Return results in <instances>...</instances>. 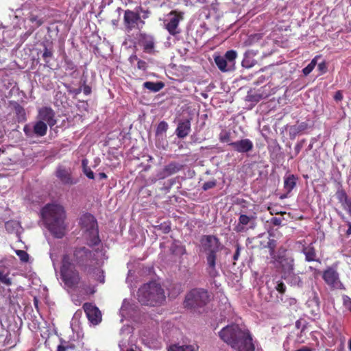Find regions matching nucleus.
<instances>
[{"label": "nucleus", "instance_id": "17", "mask_svg": "<svg viewBox=\"0 0 351 351\" xmlns=\"http://www.w3.org/2000/svg\"><path fill=\"white\" fill-rule=\"evenodd\" d=\"M229 145L239 153H246L253 149L252 142L247 138L230 143Z\"/></svg>", "mask_w": 351, "mask_h": 351}, {"label": "nucleus", "instance_id": "29", "mask_svg": "<svg viewBox=\"0 0 351 351\" xmlns=\"http://www.w3.org/2000/svg\"><path fill=\"white\" fill-rule=\"evenodd\" d=\"M272 234L269 233V237H271ZM269 241L267 243V245L265 246V247H267L269 250V254L270 256L274 258H275L276 254H275V249L277 246V241L273 238H268Z\"/></svg>", "mask_w": 351, "mask_h": 351}, {"label": "nucleus", "instance_id": "41", "mask_svg": "<svg viewBox=\"0 0 351 351\" xmlns=\"http://www.w3.org/2000/svg\"><path fill=\"white\" fill-rule=\"evenodd\" d=\"M247 97V100L250 101L258 102L263 98V96L261 94L258 93L254 95L248 94Z\"/></svg>", "mask_w": 351, "mask_h": 351}, {"label": "nucleus", "instance_id": "34", "mask_svg": "<svg viewBox=\"0 0 351 351\" xmlns=\"http://www.w3.org/2000/svg\"><path fill=\"white\" fill-rule=\"evenodd\" d=\"M168 351H195L193 346H170Z\"/></svg>", "mask_w": 351, "mask_h": 351}, {"label": "nucleus", "instance_id": "32", "mask_svg": "<svg viewBox=\"0 0 351 351\" xmlns=\"http://www.w3.org/2000/svg\"><path fill=\"white\" fill-rule=\"evenodd\" d=\"M82 165L83 168L84 173L89 178L94 179L95 176L94 173L91 171L90 168L88 167V160L87 159H83L82 161Z\"/></svg>", "mask_w": 351, "mask_h": 351}, {"label": "nucleus", "instance_id": "28", "mask_svg": "<svg viewBox=\"0 0 351 351\" xmlns=\"http://www.w3.org/2000/svg\"><path fill=\"white\" fill-rule=\"evenodd\" d=\"M303 253L305 255L306 261L310 262V261H317L316 257V252L315 250L312 246H308V247H304L302 250Z\"/></svg>", "mask_w": 351, "mask_h": 351}, {"label": "nucleus", "instance_id": "46", "mask_svg": "<svg viewBox=\"0 0 351 351\" xmlns=\"http://www.w3.org/2000/svg\"><path fill=\"white\" fill-rule=\"evenodd\" d=\"M261 38V36L259 34H254L249 37L247 40H246L245 43L247 45H252L254 42L256 40H258Z\"/></svg>", "mask_w": 351, "mask_h": 351}, {"label": "nucleus", "instance_id": "11", "mask_svg": "<svg viewBox=\"0 0 351 351\" xmlns=\"http://www.w3.org/2000/svg\"><path fill=\"white\" fill-rule=\"evenodd\" d=\"M256 217L253 215H240L239 222L234 227V230L236 232H243L247 230L245 226L247 225H249V228L254 229L256 227Z\"/></svg>", "mask_w": 351, "mask_h": 351}, {"label": "nucleus", "instance_id": "63", "mask_svg": "<svg viewBox=\"0 0 351 351\" xmlns=\"http://www.w3.org/2000/svg\"><path fill=\"white\" fill-rule=\"evenodd\" d=\"M296 351H312V350L308 347H302V348L298 349Z\"/></svg>", "mask_w": 351, "mask_h": 351}, {"label": "nucleus", "instance_id": "15", "mask_svg": "<svg viewBox=\"0 0 351 351\" xmlns=\"http://www.w3.org/2000/svg\"><path fill=\"white\" fill-rule=\"evenodd\" d=\"M139 22L142 25L145 23V22L141 20V16L138 12V10H136V12H134L130 10H127L124 12V23L128 29H132L135 27V25Z\"/></svg>", "mask_w": 351, "mask_h": 351}, {"label": "nucleus", "instance_id": "39", "mask_svg": "<svg viewBox=\"0 0 351 351\" xmlns=\"http://www.w3.org/2000/svg\"><path fill=\"white\" fill-rule=\"evenodd\" d=\"M15 252L22 262H23V263L28 262L29 254L25 251L17 250L15 251Z\"/></svg>", "mask_w": 351, "mask_h": 351}, {"label": "nucleus", "instance_id": "59", "mask_svg": "<svg viewBox=\"0 0 351 351\" xmlns=\"http://www.w3.org/2000/svg\"><path fill=\"white\" fill-rule=\"evenodd\" d=\"M137 10H138V12H143V14H143V17L144 19H146V18H147V17H148V14H149V12L148 10H143V8H142V7H138V8H137Z\"/></svg>", "mask_w": 351, "mask_h": 351}, {"label": "nucleus", "instance_id": "20", "mask_svg": "<svg viewBox=\"0 0 351 351\" xmlns=\"http://www.w3.org/2000/svg\"><path fill=\"white\" fill-rule=\"evenodd\" d=\"M139 42L147 52H150L154 48V38L152 36L141 33L139 35Z\"/></svg>", "mask_w": 351, "mask_h": 351}, {"label": "nucleus", "instance_id": "47", "mask_svg": "<svg viewBox=\"0 0 351 351\" xmlns=\"http://www.w3.org/2000/svg\"><path fill=\"white\" fill-rule=\"evenodd\" d=\"M29 21L32 23L35 22L38 27L41 25L43 23V21L41 19H39L37 16H34V15H32L29 17Z\"/></svg>", "mask_w": 351, "mask_h": 351}, {"label": "nucleus", "instance_id": "45", "mask_svg": "<svg viewBox=\"0 0 351 351\" xmlns=\"http://www.w3.org/2000/svg\"><path fill=\"white\" fill-rule=\"evenodd\" d=\"M318 69L322 73H325L327 72L328 67L327 63L326 61H323L318 64Z\"/></svg>", "mask_w": 351, "mask_h": 351}, {"label": "nucleus", "instance_id": "30", "mask_svg": "<svg viewBox=\"0 0 351 351\" xmlns=\"http://www.w3.org/2000/svg\"><path fill=\"white\" fill-rule=\"evenodd\" d=\"M60 343L57 347L56 351H67L68 350H74L75 348V346L70 343L69 341H66L63 339H60Z\"/></svg>", "mask_w": 351, "mask_h": 351}, {"label": "nucleus", "instance_id": "36", "mask_svg": "<svg viewBox=\"0 0 351 351\" xmlns=\"http://www.w3.org/2000/svg\"><path fill=\"white\" fill-rule=\"evenodd\" d=\"M0 282L7 286L12 285V280L9 277L8 273H4L3 271H0Z\"/></svg>", "mask_w": 351, "mask_h": 351}, {"label": "nucleus", "instance_id": "43", "mask_svg": "<svg viewBox=\"0 0 351 351\" xmlns=\"http://www.w3.org/2000/svg\"><path fill=\"white\" fill-rule=\"evenodd\" d=\"M216 184H217L216 180H211V181L206 182L203 184L202 189L204 191H207L210 189L215 187L216 186Z\"/></svg>", "mask_w": 351, "mask_h": 351}, {"label": "nucleus", "instance_id": "51", "mask_svg": "<svg viewBox=\"0 0 351 351\" xmlns=\"http://www.w3.org/2000/svg\"><path fill=\"white\" fill-rule=\"evenodd\" d=\"M83 92L86 95L91 93V88L88 85L86 84V80H83Z\"/></svg>", "mask_w": 351, "mask_h": 351}, {"label": "nucleus", "instance_id": "22", "mask_svg": "<svg viewBox=\"0 0 351 351\" xmlns=\"http://www.w3.org/2000/svg\"><path fill=\"white\" fill-rule=\"evenodd\" d=\"M256 53L253 51H247L244 54V58L241 62L243 67L249 69L254 66L256 63V60L254 59Z\"/></svg>", "mask_w": 351, "mask_h": 351}, {"label": "nucleus", "instance_id": "37", "mask_svg": "<svg viewBox=\"0 0 351 351\" xmlns=\"http://www.w3.org/2000/svg\"><path fill=\"white\" fill-rule=\"evenodd\" d=\"M307 128L308 124L305 122H302L300 124L292 126L291 130L294 132V134H298L305 130Z\"/></svg>", "mask_w": 351, "mask_h": 351}, {"label": "nucleus", "instance_id": "6", "mask_svg": "<svg viewBox=\"0 0 351 351\" xmlns=\"http://www.w3.org/2000/svg\"><path fill=\"white\" fill-rule=\"evenodd\" d=\"M80 225L85 233V237L90 245H97L100 243L97 222L95 217L89 213L83 215L80 218Z\"/></svg>", "mask_w": 351, "mask_h": 351}, {"label": "nucleus", "instance_id": "58", "mask_svg": "<svg viewBox=\"0 0 351 351\" xmlns=\"http://www.w3.org/2000/svg\"><path fill=\"white\" fill-rule=\"evenodd\" d=\"M281 219L277 217H273L271 219V223L275 226H280L281 224Z\"/></svg>", "mask_w": 351, "mask_h": 351}, {"label": "nucleus", "instance_id": "5", "mask_svg": "<svg viewBox=\"0 0 351 351\" xmlns=\"http://www.w3.org/2000/svg\"><path fill=\"white\" fill-rule=\"evenodd\" d=\"M60 276L69 287L77 286L80 281V274L68 254H64L62 258Z\"/></svg>", "mask_w": 351, "mask_h": 351}, {"label": "nucleus", "instance_id": "23", "mask_svg": "<svg viewBox=\"0 0 351 351\" xmlns=\"http://www.w3.org/2000/svg\"><path fill=\"white\" fill-rule=\"evenodd\" d=\"M34 135L36 136H44L47 134V125L42 120H38L33 125Z\"/></svg>", "mask_w": 351, "mask_h": 351}, {"label": "nucleus", "instance_id": "42", "mask_svg": "<svg viewBox=\"0 0 351 351\" xmlns=\"http://www.w3.org/2000/svg\"><path fill=\"white\" fill-rule=\"evenodd\" d=\"M23 132L27 137H33L34 135V129L29 125H25L23 128Z\"/></svg>", "mask_w": 351, "mask_h": 351}, {"label": "nucleus", "instance_id": "1", "mask_svg": "<svg viewBox=\"0 0 351 351\" xmlns=\"http://www.w3.org/2000/svg\"><path fill=\"white\" fill-rule=\"evenodd\" d=\"M220 338L238 351H254L252 338L248 330H243L238 325L224 327L219 333Z\"/></svg>", "mask_w": 351, "mask_h": 351}, {"label": "nucleus", "instance_id": "55", "mask_svg": "<svg viewBox=\"0 0 351 351\" xmlns=\"http://www.w3.org/2000/svg\"><path fill=\"white\" fill-rule=\"evenodd\" d=\"M236 247H237L236 252L233 256V259L234 261H237L238 259L239 254H240V250H241V247H240L239 244L237 243Z\"/></svg>", "mask_w": 351, "mask_h": 351}, {"label": "nucleus", "instance_id": "27", "mask_svg": "<svg viewBox=\"0 0 351 351\" xmlns=\"http://www.w3.org/2000/svg\"><path fill=\"white\" fill-rule=\"evenodd\" d=\"M228 62V69H234L235 64V59L237 58V52L234 50L228 51L223 56Z\"/></svg>", "mask_w": 351, "mask_h": 351}, {"label": "nucleus", "instance_id": "53", "mask_svg": "<svg viewBox=\"0 0 351 351\" xmlns=\"http://www.w3.org/2000/svg\"><path fill=\"white\" fill-rule=\"evenodd\" d=\"M219 139L221 142H228L230 140V135L228 133H225L224 134H221Z\"/></svg>", "mask_w": 351, "mask_h": 351}, {"label": "nucleus", "instance_id": "44", "mask_svg": "<svg viewBox=\"0 0 351 351\" xmlns=\"http://www.w3.org/2000/svg\"><path fill=\"white\" fill-rule=\"evenodd\" d=\"M343 302L346 308L351 312V298L347 295H344L343 298Z\"/></svg>", "mask_w": 351, "mask_h": 351}, {"label": "nucleus", "instance_id": "60", "mask_svg": "<svg viewBox=\"0 0 351 351\" xmlns=\"http://www.w3.org/2000/svg\"><path fill=\"white\" fill-rule=\"evenodd\" d=\"M97 176H98L99 180L106 179L107 178L106 174L105 173H103V172L102 173H99Z\"/></svg>", "mask_w": 351, "mask_h": 351}, {"label": "nucleus", "instance_id": "38", "mask_svg": "<svg viewBox=\"0 0 351 351\" xmlns=\"http://www.w3.org/2000/svg\"><path fill=\"white\" fill-rule=\"evenodd\" d=\"M167 128L168 124L164 121H160L157 126L156 134L159 135L165 133L167 130Z\"/></svg>", "mask_w": 351, "mask_h": 351}, {"label": "nucleus", "instance_id": "25", "mask_svg": "<svg viewBox=\"0 0 351 351\" xmlns=\"http://www.w3.org/2000/svg\"><path fill=\"white\" fill-rule=\"evenodd\" d=\"M215 62L217 64L219 69L223 72H227L232 71V69H228V62L223 56H217L214 58Z\"/></svg>", "mask_w": 351, "mask_h": 351}, {"label": "nucleus", "instance_id": "40", "mask_svg": "<svg viewBox=\"0 0 351 351\" xmlns=\"http://www.w3.org/2000/svg\"><path fill=\"white\" fill-rule=\"evenodd\" d=\"M275 289L280 293L284 294L286 291V286L282 282L278 281Z\"/></svg>", "mask_w": 351, "mask_h": 351}, {"label": "nucleus", "instance_id": "14", "mask_svg": "<svg viewBox=\"0 0 351 351\" xmlns=\"http://www.w3.org/2000/svg\"><path fill=\"white\" fill-rule=\"evenodd\" d=\"M38 120H42L47 123L50 128L56 124L55 119V112L50 107H43L38 110Z\"/></svg>", "mask_w": 351, "mask_h": 351}, {"label": "nucleus", "instance_id": "8", "mask_svg": "<svg viewBox=\"0 0 351 351\" xmlns=\"http://www.w3.org/2000/svg\"><path fill=\"white\" fill-rule=\"evenodd\" d=\"M95 253L96 251H92L84 246L75 247L73 252V260L82 269L86 271L97 262Z\"/></svg>", "mask_w": 351, "mask_h": 351}, {"label": "nucleus", "instance_id": "19", "mask_svg": "<svg viewBox=\"0 0 351 351\" xmlns=\"http://www.w3.org/2000/svg\"><path fill=\"white\" fill-rule=\"evenodd\" d=\"M191 131V122L189 119L178 123L176 130L177 136L180 138H185Z\"/></svg>", "mask_w": 351, "mask_h": 351}, {"label": "nucleus", "instance_id": "9", "mask_svg": "<svg viewBox=\"0 0 351 351\" xmlns=\"http://www.w3.org/2000/svg\"><path fill=\"white\" fill-rule=\"evenodd\" d=\"M322 278L324 282L332 289H345L339 279L338 272L332 267H328L324 271Z\"/></svg>", "mask_w": 351, "mask_h": 351}, {"label": "nucleus", "instance_id": "2", "mask_svg": "<svg viewBox=\"0 0 351 351\" xmlns=\"http://www.w3.org/2000/svg\"><path fill=\"white\" fill-rule=\"evenodd\" d=\"M43 219L49 230L57 238L64 235L65 212L62 206L47 204L42 210Z\"/></svg>", "mask_w": 351, "mask_h": 351}, {"label": "nucleus", "instance_id": "61", "mask_svg": "<svg viewBox=\"0 0 351 351\" xmlns=\"http://www.w3.org/2000/svg\"><path fill=\"white\" fill-rule=\"evenodd\" d=\"M313 301L317 304L319 305V297L317 296V295L316 293H315L314 295V297H313Z\"/></svg>", "mask_w": 351, "mask_h": 351}, {"label": "nucleus", "instance_id": "52", "mask_svg": "<svg viewBox=\"0 0 351 351\" xmlns=\"http://www.w3.org/2000/svg\"><path fill=\"white\" fill-rule=\"evenodd\" d=\"M304 142V140L300 141L295 145V154H298L300 153V152L301 151V149L303 147Z\"/></svg>", "mask_w": 351, "mask_h": 351}, {"label": "nucleus", "instance_id": "21", "mask_svg": "<svg viewBox=\"0 0 351 351\" xmlns=\"http://www.w3.org/2000/svg\"><path fill=\"white\" fill-rule=\"evenodd\" d=\"M9 106L14 110L19 122L25 121L26 120L25 110L18 102L10 101Z\"/></svg>", "mask_w": 351, "mask_h": 351}, {"label": "nucleus", "instance_id": "48", "mask_svg": "<svg viewBox=\"0 0 351 351\" xmlns=\"http://www.w3.org/2000/svg\"><path fill=\"white\" fill-rule=\"evenodd\" d=\"M64 86L66 88L67 90L71 93H74L75 95H77L79 94L81 91H82V88H76V89H73L71 86L69 85H67V84H64Z\"/></svg>", "mask_w": 351, "mask_h": 351}, {"label": "nucleus", "instance_id": "33", "mask_svg": "<svg viewBox=\"0 0 351 351\" xmlns=\"http://www.w3.org/2000/svg\"><path fill=\"white\" fill-rule=\"evenodd\" d=\"M336 195L341 205L345 204V202H346L349 199L348 196L346 193L345 190H343L341 187L337 190Z\"/></svg>", "mask_w": 351, "mask_h": 351}, {"label": "nucleus", "instance_id": "24", "mask_svg": "<svg viewBox=\"0 0 351 351\" xmlns=\"http://www.w3.org/2000/svg\"><path fill=\"white\" fill-rule=\"evenodd\" d=\"M297 177L294 175H289L285 178L284 188L287 193H289L296 186Z\"/></svg>", "mask_w": 351, "mask_h": 351}, {"label": "nucleus", "instance_id": "26", "mask_svg": "<svg viewBox=\"0 0 351 351\" xmlns=\"http://www.w3.org/2000/svg\"><path fill=\"white\" fill-rule=\"evenodd\" d=\"M143 86L150 91L156 93L160 90L165 86V84L162 82H145L143 84Z\"/></svg>", "mask_w": 351, "mask_h": 351}, {"label": "nucleus", "instance_id": "49", "mask_svg": "<svg viewBox=\"0 0 351 351\" xmlns=\"http://www.w3.org/2000/svg\"><path fill=\"white\" fill-rule=\"evenodd\" d=\"M341 206L351 216V200L349 199L346 202H345V204Z\"/></svg>", "mask_w": 351, "mask_h": 351}, {"label": "nucleus", "instance_id": "4", "mask_svg": "<svg viewBox=\"0 0 351 351\" xmlns=\"http://www.w3.org/2000/svg\"><path fill=\"white\" fill-rule=\"evenodd\" d=\"M201 241L206 254L207 271L211 278H215L218 275L215 268L217 252L220 251L223 246L219 239L214 235H205Z\"/></svg>", "mask_w": 351, "mask_h": 351}, {"label": "nucleus", "instance_id": "31", "mask_svg": "<svg viewBox=\"0 0 351 351\" xmlns=\"http://www.w3.org/2000/svg\"><path fill=\"white\" fill-rule=\"evenodd\" d=\"M320 56H316L311 62L302 70V73L305 76H307L314 69L315 66L317 63V59L319 58Z\"/></svg>", "mask_w": 351, "mask_h": 351}, {"label": "nucleus", "instance_id": "3", "mask_svg": "<svg viewBox=\"0 0 351 351\" xmlns=\"http://www.w3.org/2000/svg\"><path fill=\"white\" fill-rule=\"evenodd\" d=\"M138 300L143 305L159 306L165 300V291L160 283L151 281L138 289Z\"/></svg>", "mask_w": 351, "mask_h": 351}, {"label": "nucleus", "instance_id": "10", "mask_svg": "<svg viewBox=\"0 0 351 351\" xmlns=\"http://www.w3.org/2000/svg\"><path fill=\"white\" fill-rule=\"evenodd\" d=\"M183 12L176 10H173L169 14L171 18L165 26L170 34L175 36L180 33V31L178 30V26L180 21L183 19Z\"/></svg>", "mask_w": 351, "mask_h": 351}, {"label": "nucleus", "instance_id": "12", "mask_svg": "<svg viewBox=\"0 0 351 351\" xmlns=\"http://www.w3.org/2000/svg\"><path fill=\"white\" fill-rule=\"evenodd\" d=\"M83 308L88 320L93 324H98L101 321V313L97 307L90 303H85L83 304Z\"/></svg>", "mask_w": 351, "mask_h": 351}, {"label": "nucleus", "instance_id": "50", "mask_svg": "<svg viewBox=\"0 0 351 351\" xmlns=\"http://www.w3.org/2000/svg\"><path fill=\"white\" fill-rule=\"evenodd\" d=\"M138 69L145 71L147 69V63L144 60H138L137 62Z\"/></svg>", "mask_w": 351, "mask_h": 351}, {"label": "nucleus", "instance_id": "18", "mask_svg": "<svg viewBox=\"0 0 351 351\" xmlns=\"http://www.w3.org/2000/svg\"><path fill=\"white\" fill-rule=\"evenodd\" d=\"M182 168V165L176 162H171L169 165H166L164 169L158 173V179H164L173 173L178 172Z\"/></svg>", "mask_w": 351, "mask_h": 351}, {"label": "nucleus", "instance_id": "64", "mask_svg": "<svg viewBox=\"0 0 351 351\" xmlns=\"http://www.w3.org/2000/svg\"><path fill=\"white\" fill-rule=\"evenodd\" d=\"M99 280L100 282L104 283V276L103 275L101 276H99Z\"/></svg>", "mask_w": 351, "mask_h": 351}, {"label": "nucleus", "instance_id": "16", "mask_svg": "<svg viewBox=\"0 0 351 351\" xmlns=\"http://www.w3.org/2000/svg\"><path fill=\"white\" fill-rule=\"evenodd\" d=\"M274 259L279 264L285 274H290L293 271L294 260L292 257L279 256L278 257L276 256Z\"/></svg>", "mask_w": 351, "mask_h": 351}, {"label": "nucleus", "instance_id": "35", "mask_svg": "<svg viewBox=\"0 0 351 351\" xmlns=\"http://www.w3.org/2000/svg\"><path fill=\"white\" fill-rule=\"evenodd\" d=\"M43 45L44 47V51L42 54V57L46 64H47L49 62V58L53 56V51L51 49L48 48L45 43H43Z\"/></svg>", "mask_w": 351, "mask_h": 351}, {"label": "nucleus", "instance_id": "62", "mask_svg": "<svg viewBox=\"0 0 351 351\" xmlns=\"http://www.w3.org/2000/svg\"><path fill=\"white\" fill-rule=\"evenodd\" d=\"M348 229L346 231L347 235L351 234V223L348 221Z\"/></svg>", "mask_w": 351, "mask_h": 351}, {"label": "nucleus", "instance_id": "54", "mask_svg": "<svg viewBox=\"0 0 351 351\" xmlns=\"http://www.w3.org/2000/svg\"><path fill=\"white\" fill-rule=\"evenodd\" d=\"M160 229L162 230L163 233H168L171 230V227L169 225H160Z\"/></svg>", "mask_w": 351, "mask_h": 351}, {"label": "nucleus", "instance_id": "13", "mask_svg": "<svg viewBox=\"0 0 351 351\" xmlns=\"http://www.w3.org/2000/svg\"><path fill=\"white\" fill-rule=\"evenodd\" d=\"M56 176L64 185L71 186L77 182V180L72 177L71 170L62 166L57 168Z\"/></svg>", "mask_w": 351, "mask_h": 351}, {"label": "nucleus", "instance_id": "57", "mask_svg": "<svg viewBox=\"0 0 351 351\" xmlns=\"http://www.w3.org/2000/svg\"><path fill=\"white\" fill-rule=\"evenodd\" d=\"M295 327L297 328H301V331L302 332H303L305 330V328H306V326L305 325L302 326V322H301V320L296 321V322H295Z\"/></svg>", "mask_w": 351, "mask_h": 351}, {"label": "nucleus", "instance_id": "7", "mask_svg": "<svg viewBox=\"0 0 351 351\" xmlns=\"http://www.w3.org/2000/svg\"><path fill=\"white\" fill-rule=\"evenodd\" d=\"M210 300V295L207 290L196 288L190 291L185 296L184 306L189 308H196L206 306Z\"/></svg>", "mask_w": 351, "mask_h": 351}, {"label": "nucleus", "instance_id": "56", "mask_svg": "<svg viewBox=\"0 0 351 351\" xmlns=\"http://www.w3.org/2000/svg\"><path fill=\"white\" fill-rule=\"evenodd\" d=\"M334 99L336 101H341L343 99L342 93L340 90H338L335 93V95L334 96Z\"/></svg>", "mask_w": 351, "mask_h": 351}]
</instances>
